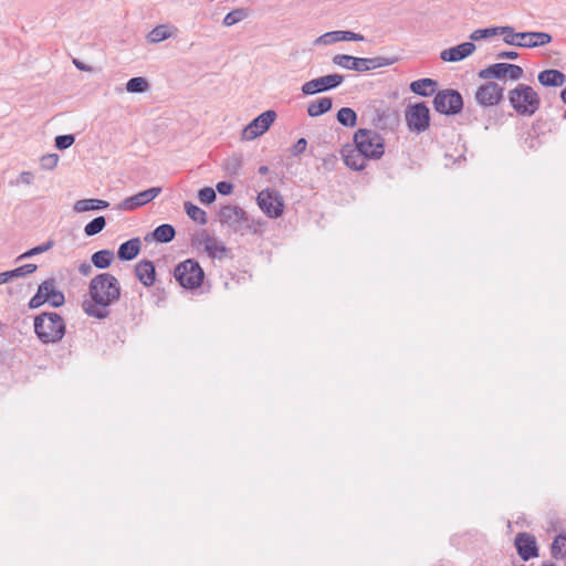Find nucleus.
<instances>
[{
    "instance_id": "1",
    "label": "nucleus",
    "mask_w": 566,
    "mask_h": 566,
    "mask_svg": "<svg viewBox=\"0 0 566 566\" xmlns=\"http://www.w3.org/2000/svg\"><path fill=\"white\" fill-rule=\"evenodd\" d=\"M353 143L345 145L340 154L345 165L355 171L364 170L368 160H379L385 154V138L374 129L358 128Z\"/></svg>"
},
{
    "instance_id": "2",
    "label": "nucleus",
    "mask_w": 566,
    "mask_h": 566,
    "mask_svg": "<svg viewBox=\"0 0 566 566\" xmlns=\"http://www.w3.org/2000/svg\"><path fill=\"white\" fill-rule=\"evenodd\" d=\"M119 281L111 273L95 275L88 284V300H84L82 308L90 317L104 319L108 317V307L120 298Z\"/></svg>"
},
{
    "instance_id": "3",
    "label": "nucleus",
    "mask_w": 566,
    "mask_h": 566,
    "mask_svg": "<svg viewBox=\"0 0 566 566\" xmlns=\"http://www.w3.org/2000/svg\"><path fill=\"white\" fill-rule=\"evenodd\" d=\"M34 333L43 344L60 342L66 331L63 317L55 312H43L34 317Z\"/></svg>"
},
{
    "instance_id": "4",
    "label": "nucleus",
    "mask_w": 566,
    "mask_h": 566,
    "mask_svg": "<svg viewBox=\"0 0 566 566\" xmlns=\"http://www.w3.org/2000/svg\"><path fill=\"white\" fill-rule=\"evenodd\" d=\"M507 98L512 108L522 116L534 115L541 106L538 93L532 86L523 83L509 91Z\"/></svg>"
},
{
    "instance_id": "5",
    "label": "nucleus",
    "mask_w": 566,
    "mask_h": 566,
    "mask_svg": "<svg viewBox=\"0 0 566 566\" xmlns=\"http://www.w3.org/2000/svg\"><path fill=\"white\" fill-rule=\"evenodd\" d=\"M397 61V57H356L347 54H337L333 57L334 64L343 69L353 70L356 72H366L382 66H389L396 63Z\"/></svg>"
},
{
    "instance_id": "6",
    "label": "nucleus",
    "mask_w": 566,
    "mask_h": 566,
    "mask_svg": "<svg viewBox=\"0 0 566 566\" xmlns=\"http://www.w3.org/2000/svg\"><path fill=\"white\" fill-rule=\"evenodd\" d=\"M219 220L222 226H227L234 233L244 235L251 231L255 232L247 212L239 206L227 205L221 207Z\"/></svg>"
},
{
    "instance_id": "7",
    "label": "nucleus",
    "mask_w": 566,
    "mask_h": 566,
    "mask_svg": "<svg viewBox=\"0 0 566 566\" xmlns=\"http://www.w3.org/2000/svg\"><path fill=\"white\" fill-rule=\"evenodd\" d=\"M174 276L186 290H196L202 285L205 272L195 259H187L175 266Z\"/></svg>"
},
{
    "instance_id": "8",
    "label": "nucleus",
    "mask_w": 566,
    "mask_h": 566,
    "mask_svg": "<svg viewBox=\"0 0 566 566\" xmlns=\"http://www.w3.org/2000/svg\"><path fill=\"white\" fill-rule=\"evenodd\" d=\"M503 41L509 45L536 48L551 43L552 35L546 32H515L511 27V32H504Z\"/></svg>"
},
{
    "instance_id": "9",
    "label": "nucleus",
    "mask_w": 566,
    "mask_h": 566,
    "mask_svg": "<svg viewBox=\"0 0 566 566\" xmlns=\"http://www.w3.org/2000/svg\"><path fill=\"white\" fill-rule=\"evenodd\" d=\"M433 108L443 115H457L463 108L461 94L452 88L439 91L433 97Z\"/></svg>"
},
{
    "instance_id": "10",
    "label": "nucleus",
    "mask_w": 566,
    "mask_h": 566,
    "mask_svg": "<svg viewBox=\"0 0 566 566\" xmlns=\"http://www.w3.org/2000/svg\"><path fill=\"white\" fill-rule=\"evenodd\" d=\"M405 118L410 132L423 133L430 126V109L423 102L408 105Z\"/></svg>"
},
{
    "instance_id": "11",
    "label": "nucleus",
    "mask_w": 566,
    "mask_h": 566,
    "mask_svg": "<svg viewBox=\"0 0 566 566\" xmlns=\"http://www.w3.org/2000/svg\"><path fill=\"white\" fill-rule=\"evenodd\" d=\"M276 116V112L273 109L261 113L242 129L241 138L243 140H252L263 135L274 123Z\"/></svg>"
},
{
    "instance_id": "12",
    "label": "nucleus",
    "mask_w": 566,
    "mask_h": 566,
    "mask_svg": "<svg viewBox=\"0 0 566 566\" xmlns=\"http://www.w3.org/2000/svg\"><path fill=\"white\" fill-rule=\"evenodd\" d=\"M344 82V75L342 74H328L311 81L305 82L301 91L304 95H314L323 92H327L338 87Z\"/></svg>"
},
{
    "instance_id": "13",
    "label": "nucleus",
    "mask_w": 566,
    "mask_h": 566,
    "mask_svg": "<svg viewBox=\"0 0 566 566\" xmlns=\"http://www.w3.org/2000/svg\"><path fill=\"white\" fill-rule=\"evenodd\" d=\"M191 244L196 248L203 247L207 254L212 259H222L228 252L226 245L216 237L210 235L206 230L193 234Z\"/></svg>"
},
{
    "instance_id": "14",
    "label": "nucleus",
    "mask_w": 566,
    "mask_h": 566,
    "mask_svg": "<svg viewBox=\"0 0 566 566\" xmlns=\"http://www.w3.org/2000/svg\"><path fill=\"white\" fill-rule=\"evenodd\" d=\"M258 205L260 209L270 218H279L283 213V201L279 191L265 189L259 192Z\"/></svg>"
},
{
    "instance_id": "15",
    "label": "nucleus",
    "mask_w": 566,
    "mask_h": 566,
    "mask_svg": "<svg viewBox=\"0 0 566 566\" xmlns=\"http://www.w3.org/2000/svg\"><path fill=\"white\" fill-rule=\"evenodd\" d=\"M504 88L496 82L489 81L482 84L475 92V101L479 105L488 107L499 104L503 99Z\"/></svg>"
},
{
    "instance_id": "16",
    "label": "nucleus",
    "mask_w": 566,
    "mask_h": 566,
    "mask_svg": "<svg viewBox=\"0 0 566 566\" xmlns=\"http://www.w3.org/2000/svg\"><path fill=\"white\" fill-rule=\"evenodd\" d=\"M161 192V187H151L130 196L117 205L118 210L133 211L153 201Z\"/></svg>"
},
{
    "instance_id": "17",
    "label": "nucleus",
    "mask_w": 566,
    "mask_h": 566,
    "mask_svg": "<svg viewBox=\"0 0 566 566\" xmlns=\"http://www.w3.org/2000/svg\"><path fill=\"white\" fill-rule=\"evenodd\" d=\"M514 545L522 560L527 562L538 557V546L534 535L521 532L515 536Z\"/></svg>"
},
{
    "instance_id": "18",
    "label": "nucleus",
    "mask_w": 566,
    "mask_h": 566,
    "mask_svg": "<svg viewBox=\"0 0 566 566\" xmlns=\"http://www.w3.org/2000/svg\"><path fill=\"white\" fill-rule=\"evenodd\" d=\"M39 286L44 295L43 301H46L51 306L61 307L65 303L64 293L56 289V280L54 277L43 281Z\"/></svg>"
},
{
    "instance_id": "19",
    "label": "nucleus",
    "mask_w": 566,
    "mask_h": 566,
    "mask_svg": "<svg viewBox=\"0 0 566 566\" xmlns=\"http://www.w3.org/2000/svg\"><path fill=\"white\" fill-rule=\"evenodd\" d=\"M476 46L473 42H463L455 46L443 50L440 53V59L444 62H459L470 56Z\"/></svg>"
},
{
    "instance_id": "20",
    "label": "nucleus",
    "mask_w": 566,
    "mask_h": 566,
    "mask_svg": "<svg viewBox=\"0 0 566 566\" xmlns=\"http://www.w3.org/2000/svg\"><path fill=\"white\" fill-rule=\"evenodd\" d=\"M135 275L144 286H153L156 281V269L154 262L146 259L140 260L135 265Z\"/></svg>"
},
{
    "instance_id": "21",
    "label": "nucleus",
    "mask_w": 566,
    "mask_h": 566,
    "mask_svg": "<svg viewBox=\"0 0 566 566\" xmlns=\"http://www.w3.org/2000/svg\"><path fill=\"white\" fill-rule=\"evenodd\" d=\"M364 36L352 31H329L315 40L316 44L328 45L338 41H363Z\"/></svg>"
},
{
    "instance_id": "22",
    "label": "nucleus",
    "mask_w": 566,
    "mask_h": 566,
    "mask_svg": "<svg viewBox=\"0 0 566 566\" xmlns=\"http://www.w3.org/2000/svg\"><path fill=\"white\" fill-rule=\"evenodd\" d=\"M538 83L545 87H559L565 84L566 75L556 69H547L538 73Z\"/></svg>"
},
{
    "instance_id": "23",
    "label": "nucleus",
    "mask_w": 566,
    "mask_h": 566,
    "mask_svg": "<svg viewBox=\"0 0 566 566\" xmlns=\"http://www.w3.org/2000/svg\"><path fill=\"white\" fill-rule=\"evenodd\" d=\"M142 250V241L139 238H133L118 247L117 258L120 261H132L138 256Z\"/></svg>"
},
{
    "instance_id": "24",
    "label": "nucleus",
    "mask_w": 566,
    "mask_h": 566,
    "mask_svg": "<svg viewBox=\"0 0 566 566\" xmlns=\"http://www.w3.org/2000/svg\"><path fill=\"white\" fill-rule=\"evenodd\" d=\"M176 230L171 224L164 223L154 229L153 232L147 233L145 241L155 240L158 243H169L175 239Z\"/></svg>"
},
{
    "instance_id": "25",
    "label": "nucleus",
    "mask_w": 566,
    "mask_h": 566,
    "mask_svg": "<svg viewBox=\"0 0 566 566\" xmlns=\"http://www.w3.org/2000/svg\"><path fill=\"white\" fill-rule=\"evenodd\" d=\"M38 266L33 263L23 264L13 270L1 272L0 273V285L18 277H23L29 274H32L36 271Z\"/></svg>"
},
{
    "instance_id": "26",
    "label": "nucleus",
    "mask_w": 566,
    "mask_h": 566,
    "mask_svg": "<svg viewBox=\"0 0 566 566\" xmlns=\"http://www.w3.org/2000/svg\"><path fill=\"white\" fill-rule=\"evenodd\" d=\"M108 207H109V202L106 200L90 198V199L77 200L74 203L73 209L75 212L82 213V212H86V211H91V210H104Z\"/></svg>"
},
{
    "instance_id": "27",
    "label": "nucleus",
    "mask_w": 566,
    "mask_h": 566,
    "mask_svg": "<svg viewBox=\"0 0 566 566\" xmlns=\"http://www.w3.org/2000/svg\"><path fill=\"white\" fill-rule=\"evenodd\" d=\"M437 85V81L429 77H424L411 82L410 90L417 95L427 97L431 96L434 93Z\"/></svg>"
},
{
    "instance_id": "28",
    "label": "nucleus",
    "mask_w": 566,
    "mask_h": 566,
    "mask_svg": "<svg viewBox=\"0 0 566 566\" xmlns=\"http://www.w3.org/2000/svg\"><path fill=\"white\" fill-rule=\"evenodd\" d=\"M333 107V99L331 97H321L311 102L307 105V114L310 117H318L329 112Z\"/></svg>"
},
{
    "instance_id": "29",
    "label": "nucleus",
    "mask_w": 566,
    "mask_h": 566,
    "mask_svg": "<svg viewBox=\"0 0 566 566\" xmlns=\"http://www.w3.org/2000/svg\"><path fill=\"white\" fill-rule=\"evenodd\" d=\"M506 64L505 62L492 64L478 73V76L483 80L495 78L502 80L506 77Z\"/></svg>"
},
{
    "instance_id": "30",
    "label": "nucleus",
    "mask_w": 566,
    "mask_h": 566,
    "mask_svg": "<svg viewBox=\"0 0 566 566\" xmlns=\"http://www.w3.org/2000/svg\"><path fill=\"white\" fill-rule=\"evenodd\" d=\"M504 32H511V27L505 25V27H493V28L478 29L470 34V40L479 41V40L488 39V38H491L493 35H497V34L504 35Z\"/></svg>"
},
{
    "instance_id": "31",
    "label": "nucleus",
    "mask_w": 566,
    "mask_h": 566,
    "mask_svg": "<svg viewBox=\"0 0 566 566\" xmlns=\"http://www.w3.org/2000/svg\"><path fill=\"white\" fill-rule=\"evenodd\" d=\"M114 258V252L105 249L93 253L91 261L95 268L104 270L111 266Z\"/></svg>"
},
{
    "instance_id": "32",
    "label": "nucleus",
    "mask_w": 566,
    "mask_h": 566,
    "mask_svg": "<svg viewBox=\"0 0 566 566\" xmlns=\"http://www.w3.org/2000/svg\"><path fill=\"white\" fill-rule=\"evenodd\" d=\"M337 122L344 127H355L357 125V113L350 107H342L336 114Z\"/></svg>"
},
{
    "instance_id": "33",
    "label": "nucleus",
    "mask_w": 566,
    "mask_h": 566,
    "mask_svg": "<svg viewBox=\"0 0 566 566\" xmlns=\"http://www.w3.org/2000/svg\"><path fill=\"white\" fill-rule=\"evenodd\" d=\"M185 211L191 220H193L202 226L208 222L206 211L202 210L201 208H199L198 206L193 205L190 201L185 202Z\"/></svg>"
},
{
    "instance_id": "34",
    "label": "nucleus",
    "mask_w": 566,
    "mask_h": 566,
    "mask_svg": "<svg viewBox=\"0 0 566 566\" xmlns=\"http://www.w3.org/2000/svg\"><path fill=\"white\" fill-rule=\"evenodd\" d=\"M243 164V158L241 154H233L224 159L222 167L226 172L230 176L237 175L241 169Z\"/></svg>"
},
{
    "instance_id": "35",
    "label": "nucleus",
    "mask_w": 566,
    "mask_h": 566,
    "mask_svg": "<svg viewBox=\"0 0 566 566\" xmlns=\"http://www.w3.org/2000/svg\"><path fill=\"white\" fill-rule=\"evenodd\" d=\"M106 227V219L104 216H99L91 220L84 227V233L86 237H94L102 232Z\"/></svg>"
},
{
    "instance_id": "36",
    "label": "nucleus",
    "mask_w": 566,
    "mask_h": 566,
    "mask_svg": "<svg viewBox=\"0 0 566 566\" xmlns=\"http://www.w3.org/2000/svg\"><path fill=\"white\" fill-rule=\"evenodd\" d=\"M551 554L555 559L566 557V535L559 534L555 537L551 545Z\"/></svg>"
},
{
    "instance_id": "37",
    "label": "nucleus",
    "mask_w": 566,
    "mask_h": 566,
    "mask_svg": "<svg viewBox=\"0 0 566 566\" xmlns=\"http://www.w3.org/2000/svg\"><path fill=\"white\" fill-rule=\"evenodd\" d=\"M53 247H54V241L53 240H48L46 242H44V243H42L40 245H36L34 248H31L28 251H25L24 253L20 254L15 259V262H20V261H22L24 259H29V258H32L34 255L44 253V252L49 251L50 249H52Z\"/></svg>"
},
{
    "instance_id": "38",
    "label": "nucleus",
    "mask_w": 566,
    "mask_h": 566,
    "mask_svg": "<svg viewBox=\"0 0 566 566\" xmlns=\"http://www.w3.org/2000/svg\"><path fill=\"white\" fill-rule=\"evenodd\" d=\"M149 83L145 77H132L126 83V90L129 93H144L148 90Z\"/></svg>"
},
{
    "instance_id": "39",
    "label": "nucleus",
    "mask_w": 566,
    "mask_h": 566,
    "mask_svg": "<svg viewBox=\"0 0 566 566\" xmlns=\"http://www.w3.org/2000/svg\"><path fill=\"white\" fill-rule=\"evenodd\" d=\"M247 17H248V12L245 9H235L226 14L222 23L226 27H231V25L242 21Z\"/></svg>"
},
{
    "instance_id": "40",
    "label": "nucleus",
    "mask_w": 566,
    "mask_h": 566,
    "mask_svg": "<svg viewBox=\"0 0 566 566\" xmlns=\"http://www.w3.org/2000/svg\"><path fill=\"white\" fill-rule=\"evenodd\" d=\"M169 38V32L165 25L155 27L147 35L150 43H158Z\"/></svg>"
},
{
    "instance_id": "41",
    "label": "nucleus",
    "mask_w": 566,
    "mask_h": 566,
    "mask_svg": "<svg viewBox=\"0 0 566 566\" xmlns=\"http://www.w3.org/2000/svg\"><path fill=\"white\" fill-rule=\"evenodd\" d=\"M54 142H55V147L59 150H64V149H67L69 147H71L74 144L75 137L72 134L59 135V136L55 137Z\"/></svg>"
},
{
    "instance_id": "42",
    "label": "nucleus",
    "mask_w": 566,
    "mask_h": 566,
    "mask_svg": "<svg viewBox=\"0 0 566 566\" xmlns=\"http://www.w3.org/2000/svg\"><path fill=\"white\" fill-rule=\"evenodd\" d=\"M216 198V191L211 187H205L198 191V199L201 203L210 205Z\"/></svg>"
},
{
    "instance_id": "43",
    "label": "nucleus",
    "mask_w": 566,
    "mask_h": 566,
    "mask_svg": "<svg viewBox=\"0 0 566 566\" xmlns=\"http://www.w3.org/2000/svg\"><path fill=\"white\" fill-rule=\"evenodd\" d=\"M59 155L57 154H48L41 157L40 165L41 168L44 170H52L56 167L59 163Z\"/></svg>"
},
{
    "instance_id": "44",
    "label": "nucleus",
    "mask_w": 566,
    "mask_h": 566,
    "mask_svg": "<svg viewBox=\"0 0 566 566\" xmlns=\"http://www.w3.org/2000/svg\"><path fill=\"white\" fill-rule=\"evenodd\" d=\"M524 75V71L520 65L506 64V76L512 81H518Z\"/></svg>"
},
{
    "instance_id": "45",
    "label": "nucleus",
    "mask_w": 566,
    "mask_h": 566,
    "mask_svg": "<svg viewBox=\"0 0 566 566\" xmlns=\"http://www.w3.org/2000/svg\"><path fill=\"white\" fill-rule=\"evenodd\" d=\"M44 295L40 291V286H38L36 293L31 297V300L28 303L29 308L35 310L42 306L46 301H43Z\"/></svg>"
},
{
    "instance_id": "46",
    "label": "nucleus",
    "mask_w": 566,
    "mask_h": 566,
    "mask_svg": "<svg viewBox=\"0 0 566 566\" xmlns=\"http://www.w3.org/2000/svg\"><path fill=\"white\" fill-rule=\"evenodd\" d=\"M307 147V140L305 138H300L297 142L293 145L291 148V155L292 156H300L306 150Z\"/></svg>"
},
{
    "instance_id": "47",
    "label": "nucleus",
    "mask_w": 566,
    "mask_h": 566,
    "mask_svg": "<svg viewBox=\"0 0 566 566\" xmlns=\"http://www.w3.org/2000/svg\"><path fill=\"white\" fill-rule=\"evenodd\" d=\"M217 190L220 195L222 196H228L232 192L233 190V185L231 182H228V181H219L217 184Z\"/></svg>"
},
{
    "instance_id": "48",
    "label": "nucleus",
    "mask_w": 566,
    "mask_h": 566,
    "mask_svg": "<svg viewBox=\"0 0 566 566\" xmlns=\"http://www.w3.org/2000/svg\"><path fill=\"white\" fill-rule=\"evenodd\" d=\"M520 54L515 51H501L496 54L499 60H516Z\"/></svg>"
},
{
    "instance_id": "49",
    "label": "nucleus",
    "mask_w": 566,
    "mask_h": 566,
    "mask_svg": "<svg viewBox=\"0 0 566 566\" xmlns=\"http://www.w3.org/2000/svg\"><path fill=\"white\" fill-rule=\"evenodd\" d=\"M19 178L20 181L24 185H31L34 180V176L31 171H22Z\"/></svg>"
},
{
    "instance_id": "50",
    "label": "nucleus",
    "mask_w": 566,
    "mask_h": 566,
    "mask_svg": "<svg viewBox=\"0 0 566 566\" xmlns=\"http://www.w3.org/2000/svg\"><path fill=\"white\" fill-rule=\"evenodd\" d=\"M78 272L82 275L87 276L92 273V265L87 262H83L78 265Z\"/></svg>"
},
{
    "instance_id": "51",
    "label": "nucleus",
    "mask_w": 566,
    "mask_h": 566,
    "mask_svg": "<svg viewBox=\"0 0 566 566\" xmlns=\"http://www.w3.org/2000/svg\"><path fill=\"white\" fill-rule=\"evenodd\" d=\"M73 63H74L75 67L80 71H91L92 70V67L90 65H86L78 60H73Z\"/></svg>"
},
{
    "instance_id": "52",
    "label": "nucleus",
    "mask_w": 566,
    "mask_h": 566,
    "mask_svg": "<svg viewBox=\"0 0 566 566\" xmlns=\"http://www.w3.org/2000/svg\"><path fill=\"white\" fill-rule=\"evenodd\" d=\"M258 172L260 175H266L269 172V167L268 166H260Z\"/></svg>"
}]
</instances>
